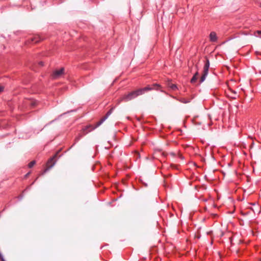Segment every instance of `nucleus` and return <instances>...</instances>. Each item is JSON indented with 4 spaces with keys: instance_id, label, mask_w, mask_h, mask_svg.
Listing matches in <instances>:
<instances>
[{
    "instance_id": "nucleus-1",
    "label": "nucleus",
    "mask_w": 261,
    "mask_h": 261,
    "mask_svg": "<svg viewBox=\"0 0 261 261\" xmlns=\"http://www.w3.org/2000/svg\"><path fill=\"white\" fill-rule=\"evenodd\" d=\"M160 88H161V85L157 83L153 84L151 85H147L145 87L138 89L124 95L120 100L119 102L122 101H128L136 98L138 96L144 94L147 91L153 90H159Z\"/></svg>"
},
{
    "instance_id": "nucleus-2",
    "label": "nucleus",
    "mask_w": 261,
    "mask_h": 261,
    "mask_svg": "<svg viewBox=\"0 0 261 261\" xmlns=\"http://www.w3.org/2000/svg\"><path fill=\"white\" fill-rule=\"evenodd\" d=\"M113 110H114V108H112L110 110H109L106 113V115L103 118H102L99 121H98L96 123V124L95 126H93L91 125H89L86 126L83 128V131H84V132L86 131L85 134H87L88 133L91 132L92 130H94L95 128H96V127L100 126L112 113Z\"/></svg>"
},
{
    "instance_id": "nucleus-3",
    "label": "nucleus",
    "mask_w": 261,
    "mask_h": 261,
    "mask_svg": "<svg viewBox=\"0 0 261 261\" xmlns=\"http://www.w3.org/2000/svg\"><path fill=\"white\" fill-rule=\"evenodd\" d=\"M113 110H114V108H112L110 110H109L106 113V115L103 118H102L99 121H98L96 123V124L95 126H93L91 125H89L86 126L83 128V131H84V132L86 131L85 134H87L88 133L91 132L92 130H94L95 128H96V127L100 126L112 113Z\"/></svg>"
},
{
    "instance_id": "nucleus-4",
    "label": "nucleus",
    "mask_w": 261,
    "mask_h": 261,
    "mask_svg": "<svg viewBox=\"0 0 261 261\" xmlns=\"http://www.w3.org/2000/svg\"><path fill=\"white\" fill-rule=\"evenodd\" d=\"M59 152H57L52 157H51L47 162L48 168L44 170V172H46L47 170L51 168L56 164V161L55 159L57 157Z\"/></svg>"
},
{
    "instance_id": "nucleus-5",
    "label": "nucleus",
    "mask_w": 261,
    "mask_h": 261,
    "mask_svg": "<svg viewBox=\"0 0 261 261\" xmlns=\"http://www.w3.org/2000/svg\"><path fill=\"white\" fill-rule=\"evenodd\" d=\"M64 71V68H61L59 70H55L53 71L51 77L53 79H57L61 76L63 74Z\"/></svg>"
},
{
    "instance_id": "nucleus-6",
    "label": "nucleus",
    "mask_w": 261,
    "mask_h": 261,
    "mask_svg": "<svg viewBox=\"0 0 261 261\" xmlns=\"http://www.w3.org/2000/svg\"><path fill=\"white\" fill-rule=\"evenodd\" d=\"M30 39L32 43H36L42 40L43 38L40 36H36L33 37H31Z\"/></svg>"
},
{
    "instance_id": "nucleus-7",
    "label": "nucleus",
    "mask_w": 261,
    "mask_h": 261,
    "mask_svg": "<svg viewBox=\"0 0 261 261\" xmlns=\"http://www.w3.org/2000/svg\"><path fill=\"white\" fill-rule=\"evenodd\" d=\"M210 65V64L208 59L207 57H205V62L203 67V71L208 72Z\"/></svg>"
},
{
    "instance_id": "nucleus-8",
    "label": "nucleus",
    "mask_w": 261,
    "mask_h": 261,
    "mask_svg": "<svg viewBox=\"0 0 261 261\" xmlns=\"http://www.w3.org/2000/svg\"><path fill=\"white\" fill-rule=\"evenodd\" d=\"M210 39L212 42H216L217 40V37L216 33L212 32L210 34Z\"/></svg>"
},
{
    "instance_id": "nucleus-9",
    "label": "nucleus",
    "mask_w": 261,
    "mask_h": 261,
    "mask_svg": "<svg viewBox=\"0 0 261 261\" xmlns=\"http://www.w3.org/2000/svg\"><path fill=\"white\" fill-rule=\"evenodd\" d=\"M207 74H208V72H205V71H203L202 75L201 76L200 81H199L200 84H201L205 81V78L207 76Z\"/></svg>"
},
{
    "instance_id": "nucleus-10",
    "label": "nucleus",
    "mask_w": 261,
    "mask_h": 261,
    "mask_svg": "<svg viewBox=\"0 0 261 261\" xmlns=\"http://www.w3.org/2000/svg\"><path fill=\"white\" fill-rule=\"evenodd\" d=\"M82 135H81V134H79L75 138V140H74V143H73V144L68 149V150L69 149H70L73 146L75 145V144L78 142L82 138Z\"/></svg>"
},
{
    "instance_id": "nucleus-11",
    "label": "nucleus",
    "mask_w": 261,
    "mask_h": 261,
    "mask_svg": "<svg viewBox=\"0 0 261 261\" xmlns=\"http://www.w3.org/2000/svg\"><path fill=\"white\" fill-rule=\"evenodd\" d=\"M199 75V73L198 71H197L194 74V75L193 76L192 78L191 79V83L193 84L195 82H196V81H197V78H198V76Z\"/></svg>"
},
{
    "instance_id": "nucleus-12",
    "label": "nucleus",
    "mask_w": 261,
    "mask_h": 261,
    "mask_svg": "<svg viewBox=\"0 0 261 261\" xmlns=\"http://www.w3.org/2000/svg\"><path fill=\"white\" fill-rule=\"evenodd\" d=\"M176 99L177 100H178L179 101H180L182 103H188L190 102V99H187L185 98H176Z\"/></svg>"
},
{
    "instance_id": "nucleus-13",
    "label": "nucleus",
    "mask_w": 261,
    "mask_h": 261,
    "mask_svg": "<svg viewBox=\"0 0 261 261\" xmlns=\"http://www.w3.org/2000/svg\"><path fill=\"white\" fill-rule=\"evenodd\" d=\"M254 35L256 37H260L261 38V31L260 30H257L254 33Z\"/></svg>"
},
{
    "instance_id": "nucleus-14",
    "label": "nucleus",
    "mask_w": 261,
    "mask_h": 261,
    "mask_svg": "<svg viewBox=\"0 0 261 261\" xmlns=\"http://www.w3.org/2000/svg\"><path fill=\"white\" fill-rule=\"evenodd\" d=\"M169 87L173 90H175L177 89V86L175 84H171V85H169Z\"/></svg>"
},
{
    "instance_id": "nucleus-15",
    "label": "nucleus",
    "mask_w": 261,
    "mask_h": 261,
    "mask_svg": "<svg viewBox=\"0 0 261 261\" xmlns=\"http://www.w3.org/2000/svg\"><path fill=\"white\" fill-rule=\"evenodd\" d=\"M36 164L35 161H31L28 165L29 168H32L34 166V165Z\"/></svg>"
},
{
    "instance_id": "nucleus-16",
    "label": "nucleus",
    "mask_w": 261,
    "mask_h": 261,
    "mask_svg": "<svg viewBox=\"0 0 261 261\" xmlns=\"http://www.w3.org/2000/svg\"><path fill=\"white\" fill-rule=\"evenodd\" d=\"M34 182H35V181L33 182V183L31 184V186H30L28 187H27V188H26V189L23 191V192H25L28 191V190H29L31 189V186L34 184Z\"/></svg>"
},
{
    "instance_id": "nucleus-17",
    "label": "nucleus",
    "mask_w": 261,
    "mask_h": 261,
    "mask_svg": "<svg viewBox=\"0 0 261 261\" xmlns=\"http://www.w3.org/2000/svg\"><path fill=\"white\" fill-rule=\"evenodd\" d=\"M75 110H71V111H67V112L64 113H63V114H61V115L60 116V117H61V116H62V115H65V114H67V113H69V112H75Z\"/></svg>"
},
{
    "instance_id": "nucleus-18",
    "label": "nucleus",
    "mask_w": 261,
    "mask_h": 261,
    "mask_svg": "<svg viewBox=\"0 0 261 261\" xmlns=\"http://www.w3.org/2000/svg\"><path fill=\"white\" fill-rule=\"evenodd\" d=\"M4 87L3 86H0V92H2L4 91Z\"/></svg>"
},
{
    "instance_id": "nucleus-19",
    "label": "nucleus",
    "mask_w": 261,
    "mask_h": 261,
    "mask_svg": "<svg viewBox=\"0 0 261 261\" xmlns=\"http://www.w3.org/2000/svg\"><path fill=\"white\" fill-rule=\"evenodd\" d=\"M0 259H1V261H6V260H5V259H4V256H1V257H0Z\"/></svg>"
},
{
    "instance_id": "nucleus-20",
    "label": "nucleus",
    "mask_w": 261,
    "mask_h": 261,
    "mask_svg": "<svg viewBox=\"0 0 261 261\" xmlns=\"http://www.w3.org/2000/svg\"><path fill=\"white\" fill-rule=\"evenodd\" d=\"M39 65L41 66H43V65H44V63L43 62H39Z\"/></svg>"
},
{
    "instance_id": "nucleus-21",
    "label": "nucleus",
    "mask_w": 261,
    "mask_h": 261,
    "mask_svg": "<svg viewBox=\"0 0 261 261\" xmlns=\"http://www.w3.org/2000/svg\"><path fill=\"white\" fill-rule=\"evenodd\" d=\"M30 173V172H28V173H27V174L25 175L24 177H25V178H26V177H27L29 175Z\"/></svg>"
},
{
    "instance_id": "nucleus-22",
    "label": "nucleus",
    "mask_w": 261,
    "mask_h": 261,
    "mask_svg": "<svg viewBox=\"0 0 261 261\" xmlns=\"http://www.w3.org/2000/svg\"><path fill=\"white\" fill-rule=\"evenodd\" d=\"M243 215H247L249 214V212L246 213H242Z\"/></svg>"
},
{
    "instance_id": "nucleus-23",
    "label": "nucleus",
    "mask_w": 261,
    "mask_h": 261,
    "mask_svg": "<svg viewBox=\"0 0 261 261\" xmlns=\"http://www.w3.org/2000/svg\"><path fill=\"white\" fill-rule=\"evenodd\" d=\"M171 166H172V168H175V165H172Z\"/></svg>"
},
{
    "instance_id": "nucleus-24",
    "label": "nucleus",
    "mask_w": 261,
    "mask_h": 261,
    "mask_svg": "<svg viewBox=\"0 0 261 261\" xmlns=\"http://www.w3.org/2000/svg\"><path fill=\"white\" fill-rule=\"evenodd\" d=\"M144 185H145V187H147V184L144 183Z\"/></svg>"
},
{
    "instance_id": "nucleus-25",
    "label": "nucleus",
    "mask_w": 261,
    "mask_h": 261,
    "mask_svg": "<svg viewBox=\"0 0 261 261\" xmlns=\"http://www.w3.org/2000/svg\"><path fill=\"white\" fill-rule=\"evenodd\" d=\"M56 120V119H55V120H53V121H51L50 122V123H52L53 122L55 121Z\"/></svg>"
},
{
    "instance_id": "nucleus-26",
    "label": "nucleus",
    "mask_w": 261,
    "mask_h": 261,
    "mask_svg": "<svg viewBox=\"0 0 261 261\" xmlns=\"http://www.w3.org/2000/svg\"><path fill=\"white\" fill-rule=\"evenodd\" d=\"M161 92H164V91H163V90H161Z\"/></svg>"
},
{
    "instance_id": "nucleus-27",
    "label": "nucleus",
    "mask_w": 261,
    "mask_h": 261,
    "mask_svg": "<svg viewBox=\"0 0 261 261\" xmlns=\"http://www.w3.org/2000/svg\"><path fill=\"white\" fill-rule=\"evenodd\" d=\"M20 198L22 199V196H21Z\"/></svg>"
},
{
    "instance_id": "nucleus-28",
    "label": "nucleus",
    "mask_w": 261,
    "mask_h": 261,
    "mask_svg": "<svg viewBox=\"0 0 261 261\" xmlns=\"http://www.w3.org/2000/svg\"><path fill=\"white\" fill-rule=\"evenodd\" d=\"M260 73L261 74V71H260Z\"/></svg>"
},
{
    "instance_id": "nucleus-29",
    "label": "nucleus",
    "mask_w": 261,
    "mask_h": 261,
    "mask_svg": "<svg viewBox=\"0 0 261 261\" xmlns=\"http://www.w3.org/2000/svg\"><path fill=\"white\" fill-rule=\"evenodd\" d=\"M260 261H261V259H260Z\"/></svg>"
},
{
    "instance_id": "nucleus-30",
    "label": "nucleus",
    "mask_w": 261,
    "mask_h": 261,
    "mask_svg": "<svg viewBox=\"0 0 261 261\" xmlns=\"http://www.w3.org/2000/svg\"><path fill=\"white\" fill-rule=\"evenodd\" d=\"M260 21H261V19H260Z\"/></svg>"
}]
</instances>
